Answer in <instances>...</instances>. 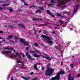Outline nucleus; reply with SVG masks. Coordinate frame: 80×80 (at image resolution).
<instances>
[{
    "label": "nucleus",
    "mask_w": 80,
    "mask_h": 80,
    "mask_svg": "<svg viewBox=\"0 0 80 80\" xmlns=\"http://www.w3.org/2000/svg\"><path fill=\"white\" fill-rule=\"evenodd\" d=\"M50 65V64H48L47 65L48 68L46 71H45V75L46 76H50L52 74V73H53L54 72V69L50 68V67H48Z\"/></svg>",
    "instance_id": "1"
},
{
    "label": "nucleus",
    "mask_w": 80,
    "mask_h": 80,
    "mask_svg": "<svg viewBox=\"0 0 80 80\" xmlns=\"http://www.w3.org/2000/svg\"><path fill=\"white\" fill-rule=\"evenodd\" d=\"M65 73V71H64L60 70L59 72L57 73L56 76L51 78V80H58L60 78V75H64Z\"/></svg>",
    "instance_id": "2"
},
{
    "label": "nucleus",
    "mask_w": 80,
    "mask_h": 80,
    "mask_svg": "<svg viewBox=\"0 0 80 80\" xmlns=\"http://www.w3.org/2000/svg\"><path fill=\"white\" fill-rule=\"evenodd\" d=\"M70 0H65L64 1H58V3L57 4V7H60L61 5H63V4H65V3H66L67 2H70Z\"/></svg>",
    "instance_id": "3"
},
{
    "label": "nucleus",
    "mask_w": 80,
    "mask_h": 80,
    "mask_svg": "<svg viewBox=\"0 0 80 80\" xmlns=\"http://www.w3.org/2000/svg\"><path fill=\"white\" fill-rule=\"evenodd\" d=\"M41 37H42V38H45L47 39L48 41H47L48 42V43H52L53 42L52 41H50L51 40V39H50V38L49 37H47V36L42 35H41Z\"/></svg>",
    "instance_id": "4"
},
{
    "label": "nucleus",
    "mask_w": 80,
    "mask_h": 80,
    "mask_svg": "<svg viewBox=\"0 0 80 80\" xmlns=\"http://www.w3.org/2000/svg\"><path fill=\"white\" fill-rule=\"evenodd\" d=\"M26 53L28 58H29L30 60H34L33 58H32V57L30 56V54H28V52H26Z\"/></svg>",
    "instance_id": "5"
},
{
    "label": "nucleus",
    "mask_w": 80,
    "mask_h": 80,
    "mask_svg": "<svg viewBox=\"0 0 80 80\" xmlns=\"http://www.w3.org/2000/svg\"><path fill=\"white\" fill-rule=\"evenodd\" d=\"M40 56L41 57H43V58H46L47 59V60H51L52 59V58H51L49 57H44L43 55V54H40Z\"/></svg>",
    "instance_id": "6"
},
{
    "label": "nucleus",
    "mask_w": 80,
    "mask_h": 80,
    "mask_svg": "<svg viewBox=\"0 0 80 80\" xmlns=\"http://www.w3.org/2000/svg\"><path fill=\"white\" fill-rule=\"evenodd\" d=\"M2 54H3V53H5L6 55H7V54H8V53H11L12 52L11 51H3L1 52Z\"/></svg>",
    "instance_id": "7"
},
{
    "label": "nucleus",
    "mask_w": 80,
    "mask_h": 80,
    "mask_svg": "<svg viewBox=\"0 0 80 80\" xmlns=\"http://www.w3.org/2000/svg\"><path fill=\"white\" fill-rule=\"evenodd\" d=\"M5 28H9V27H11L12 28H15V27H13V25H5L4 26Z\"/></svg>",
    "instance_id": "8"
},
{
    "label": "nucleus",
    "mask_w": 80,
    "mask_h": 80,
    "mask_svg": "<svg viewBox=\"0 0 80 80\" xmlns=\"http://www.w3.org/2000/svg\"><path fill=\"white\" fill-rule=\"evenodd\" d=\"M19 27H21V28H25V25L22 24H18Z\"/></svg>",
    "instance_id": "9"
},
{
    "label": "nucleus",
    "mask_w": 80,
    "mask_h": 80,
    "mask_svg": "<svg viewBox=\"0 0 80 80\" xmlns=\"http://www.w3.org/2000/svg\"><path fill=\"white\" fill-rule=\"evenodd\" d=\"M34 57H36V58H40V56L38 54H37L35 53H34Z\"/></svg>",
    "instance_id": "10"
},
{
    "label": "nucleus",
    "mask_w": 80,
    "mask_h": 80,
    "mask_svg": "<svg viewBox=\"0 0 80 80\" xmlns=\"http://www.w3.org/2000/svg\"><path fill=\"white\" fill-rule=\"evenodd\" d=\"M38 64H42V63L41 62H39L37 63L36 64H34V68H35L36 70H38V69H37V65Z\"/></svg>",
    "instance_id": "11"
},
{
    "label": "nucleus",
    "mask_w": 80,
    "mask_h": 80,
    "mask_svg": "<svg viewBox=\"0 0 80 80\" xmlns=\"http://www.w3.org/2000/svg\"><path fill=\"white\" fill-rule=\"evenodd\" d=\"M23 44L25 46H28L29 45V43L27 41H25L24 42Z\"/></svg>",
    "instance_id": "12"
},
{
    "label": "nucleus",
    "mask_w": 80,
    "mask_h": 80,
    "mask_svg": "<svg viewBox=\"0 0 80 80\" xmlns=\"http://www.w3.org/2000/svg\"><path fill=\"white\" fill-rule=\"evenodd\" d=\"M14 38L15 40V43H18V41H17V40H18V38L16 36H14Z\"/></svg>",
    "instance_id": "13"
},
{
    "label": "nucleus",
    "mask_w": 80,
    "mask_h": 80,
    "mask_svg": "<svg viewBox=\"0 0 80 80\" xmlns=\"http://www.w3.org/2000/svg\"><path fill=\"white\" fill-rule=\"evenodd\" d=\"M13 38V35H9L8 38H6L7 40H8V39H12Z\"/></svg>",
    "instance_id": "14"
},
{
    "label": "nucleus",
    "mask_w": 80,
    "mask_h": 80,
    "mask_svg": "<svg viewBox=\"0 0 80 80\" xmlns=\"http://www.w3.org/2000/svg\"><path fill=\"white\" fill-rule=\"evenodd\" d=\"M56 15L58 16V17H61V18H63L64 17V16H62L60 13H58L56 14Z\"/></svg>",
    "instance_id": "15"
},
{
    "label": "nucleus",
    "mask_w": 80,
    "mask_h": 80,
    "mask_svg": "<svg viewBox=\"0 0 80 80\" xmlns=\"http://www.w3.org/2000/svg\"><path fill=\"white\" fill-rule=\"evenodd\" d=\"M19 40H20V42L23 44V43L24 42V41H25V39H23L22 38H20L19 39Z\"/></svg>",
    "instance_id": "16"
},
{
    "label": "nucleus",
    "mask_w": 80,
    "mask_h": 80,
    "mask_svg": "<svg viewBox=\"0 0 80 80\" xmlns=\"http://www.w3.org/2000/svg\"><path fill=\"white\" fill-rule=\"evenodd\" d=\"M21 78H23V79H25V80H28V79H30L29 77H28L27 78L25 77H24L22 76Z\"/></svg>",
    "instance_id": "17"
},
{
    "label": "nucleus",
    "mask_w": 80,
    "mask_h": 80,
    "mask_svg": "<svg viewBox=\"0 0 80 80\" xmlns=\"http://www.w3.org/2000/svg\"><path fill=\"white\" fill-rule=\"evenodd\" d=\"M22 64H21L20 65H21V68H24V69H25V68L23 67L24 66V64H23V62L21 63Z\"/></svg>",
    "instance_id": "18"
},
{
    "label": "nucleus",
    "mask_w": 80,
    "mask_h": 80,
    "mask_svg": "<svg viewBox=\"0 0 80 80\" xmlns=\"http://www.w3.org/2000/svg\"><path fill=\"white\" fill-rule=\"evenodd\" d=\"M35 52H37V53H41V54L40 55H45V53H42L41 52H39L38 51H37V50L35 49Z\"/></svg>",
    "instance_id": "19"
},
{
    "label": "nucleus",
    "mask_w": 80,
    "mask_h": 80,
    "mask_svg": "<svg viewBox=\"0 0 80 80\" xmlns=\"http://www.w3.org/2000/svg\"><path fill=\"white\" fill-rule=\"evenodd\" d=\"M38 8H39V10H42V11H44V9H43V7H38Z\"/></svg>",
    "instance_id": "20"
},
{
    "label": "nucleus",
    "mask_w": 80,
    "mask_h": 80,
    "mask_svg": "<svg viewBox=\"0 0 80 80\" xmlns=\"http://www.w3.org/2000/svg\"><path fill=\"white\" fill-rule=\"evenodd\" d=\"M8 5H9V3H8L6 4H3L2 5V7H8Z\"/></svg>",
    "instance_id": "21"
},
{
    "label": "nucleus",
    "mask_w": 80,
    "mask_h": 80,
    "mask_svg": "<svg viewBox=\"0 0 80 80\" xmlns=\"http://www.w3.org/2000/svg\"><path fill=\"white\" fill-rule=\"evenodd\" d=\"M35 13H42V11L40 10H37L36 11Z\"/></svg>",
    "instance_id": "22"
},
{
    "label": "nucleus",
    "mask_w": 80,
    "mask_h": 80,
    "mask_svg": "<svg viewBox=\"0 0 80 80\" xmlns=\"http://www.w3.org/2000/svg\"><path fill=\"white\" fill-rule=\"evenodd\" d=\"M74 80V77H72V78H68V80Z\"/></svg>",
    "instance_id": "23"
},
{
    "label": "nucleus",
    "mask_w": 80,
    "mask_h": 80,
    "mask_svg": "<svg viewBox=\"0 0 80 80\" xmlns=\"http://www.w3.org/2000/svg\"><path fill=\"white\" fill-rule=\"evenodd\" d=\"M48 6L49 7H53V4H48Z\"/></svg>",
    "instance_id": "24"
},
{
    "label": "nucleus",
    "mask_w": 80,
    "mask_h": 80,
    "mask_svg": "<svg viewBox=\"0 0 80 80\" xmlns=\"http://www.w3.org/2000/svg\"><path fill=\"white\" fill-rule=\"evenodd\" d=\"M8 10H9V12H13V9H12V8H9L8 9Z\"/></svg>",
    "instance_id": "25"
},
{
    "label": "nucleus",
    "mask_w": 80,
    "mask_h": 80,
    "mask_svg": "<svg viewBox=\"0 0 80 80\" xmlns=\"http://www.w3.org/2000/svg\"><path fill=\"white\" fill-rule=\"evenodd\" d=\"M46 12L48 14H49V15H50L51 14V13H50V11L49 10H47Z\"/></svg>",
    "instance_id": "26"
},
{
    "label": "nucleus",
    "mask_w": 80,
    "mask_h": 80,
    "mask_svg": "<svg viewBox=\"0 0 80 80\" xmlns=\"http://www.w3.org/2000/svg\"><path fill=\"white\" fill-rule=\"evenodd\" d=\"M16 54L17 56H18V57H20V56H21V54H19V53L18 52L16 53Z\"/></svg>",
    "instance_id": "27"
},
{
    "label": "nucleus",
    "mask_w": 80,
    "mask_h": 80,
    "mask_svg": "<svg viewBox=\"0 0 80 80\" xmlns=\"http://www.w3.org/2000/svg\"><path fill=\"white\" fill-rule=\"evenodd\" d=\"M79 6L80 5H77L75 9L78 10V7H79Z\"/></svg>",
    "instance_id": "28"
},
{
    "label": "nucleus",
    "mask_w": 80,
    "mask_h": 80,
    "mask_svg": "<svg viewBox=\"0 0 80 80\" xmlns=\"http://www.w3.org/2000/svg\"><path fill=\"white\" fill-rule=\"evenodd\" d=\"M61 48H62V47L60 46H59L58 47V50H60V52H61L60 50V49H61Z\"/></svg>",
    "instance_id": "29"
},
{
    "label": "nucleus",
    "mask_w": 80,
    "mask_h": 80,
    "mask_svg": "<svg viewBox=\"0 0 80 80\" xmlns=\"http://www.w3.org/2000/svg\"><path fill=\"white\" fill-rule=\"evenodd\" d=\"M34 45L35 47H38V44L36 42H34Z\"/></svg>",
    "instance_id": "30"
},
{
    "label": "nucleus",
    "mask_w": 80,
    "mask_h": 80,
    "mask_svg": "<svg viewBox=\"0 0 80 80\" xmlns=\"http://www.w3.org/2000/svg\"><path fill=\"white\" fill-rule=\"evenodd\" d=\"M44 25H50V23H45V22H44L43 23Z\"/></svg>",
    "instance_id": "31"
},
{
    "label": "nucleus",
    "mask_w": 80,
    "mask_h": 80,
    "mask_svg": "<svg viewBox=\"0 0 80 80\" xmlns=\"http://www.w3.org/2000/svg\"><path fill=\"white\" fill-rule=\"evenodd\" d=\"M9 50H14V48H12V47H9Z\"/></svg>",
    "instance_id": "32"
},
{
    "label": "nucleus",
    "mask_w": 80,
    "mask_h": 80,
    "mask_svg": "<svg viewBox=\"0 0 80 80\" xmlns=\"http://www.w3.org/2000/svg\"><path fill=\"white\" fill-rule=\"evenodd\" d=\"M59 22H60L61 24H63V22L61 20H59Z\"/></svg>",
    "instance_id": "33"
},
{
    "label": "nucleus",
    "mask_w": 80,
    "mask_h": 80,
    "mask_svg": "<svg viewBox=\"0 0 80 80\" xmlns=\"http://www.w3.org/2000/svg\"><path fill=\"white\" fill-rule=\"evenodd\" d=\"M33 20H39V19L38 18H33Z\"/></svg>",
    "instance_id": "34"
},
{
    "label": "nucleus",
    "mask_w": 80,
    "mask_h": 80,
    "mask_svg": "<svg viewBox=\"0 0 80 80\" xmlns=\"http://www.w3.org/2000/svg\"><path fill=\"white\" fill-rule=\"evenodd\" d=\"M73 64H71L70 65V67L72 68H73Z\"/></svg>",
    "instance_id": "35"
},
{
    "label": "nucleus",
    "mask_w": 80,
    "mask_h": 80,
    "mask_svg": "<svg viewBox=\"0 0 80 80\" xmlns=\"http://www.w3.org/2000/svg\"><path fill=\"white\" fill-rule=\"evenodd\" d=\"M50 15L52 17V18H55V16H54V15L51 14Z\"/></svg>",
    "instance_id": "36"
},
{
    "label": "nucleus",
    "mask_w": 80,
    "mask_h": 80,
    "mask_svg": "<svg viewBox=\"0 0 80 80\" xmlns=\"http://www.w3.org/2000/svg\"><path fill=\"white\" fill-rule=\"evenodd\" d=\"M9 42H10L11 43H14V41H12V40H11L8 41Z\"/></svg>",
    "instance_id": "37"
},
{
    "label": "nucleus",
    "mask_w": 80,
    "mask_h": 80,
    "mask_svg": "<svg viewBox=\"0 0 80 80\" xmlns=\"http://www.w3.org/2000/svg\"><path fill=\"white\" fill-rule=\"evenodd\" d=\"M12 56H13V57H14V58H17V56L15 55L14 54H12Z\"/></svg>",
    "instance_id": "38"
},
{
    "label": "nucleus",
    "mask_w": 80,
    "mask_h": 80,
    "mask_svg": "<svg viewBox=\"0 0 80 80\" xmlns=\"http://www.w3.org/2000/svg\"><path fill=\"white\" fill-rule=\"evenodd\" d=\"M4 48V49H7L8 50H9V47H5V48Z\"/></svg>",
    "instance_id": "39"
},
{
    "label": "nucleus",
    "mask_w": 80,
    "mask_h": 80,
    "mask_svg": "<svg viewBox=\"0 0 80 80\" xmlns=\"http://www.w3.org/2000/svg\"><path fill=\"white\" fill-rule=\"evenodd\" d=\"M30 48V47H26V50H28V49H29V48Z\"/></svg>",
    "instance_id": "40"
},
{
    "label": "nucleus",
    "mask_w": 80,
    "mask_h": 80,
    "mask_svg": "<svg viewBox=\"0 0 80 80\" xmlns=\"http://www.w3.org/2000/svg\"><path fill=\"white\" fill-rule=\"evenodd\" d=\"M55 29H58V30H60V28H58V27H54Z\"/></svg>",
    "instance_id": "41"
},
{
    "label": "nucleus",
    "mask_w": 80,
    "mask_h": 80,
    "mask_svg": "<svg viewBox=\"0 0 80 80\" xmlns=\"http://www.w3.org/2000/svg\"><path fill=\"white\" fill-rule=\"evenodd\" d=\"M24 3L25 5V6H27L28 5V4L27 3H26V2H24Z\"/></svg>",
    "instance_id": "42"
},
{
    "label": "nucleus",
    "mask_w": 80,
    "mask_h": 80,
    "mask_svg": "<svg viewBox=\"0 0 80 80\" xmlns=\"http://www.w3.org/2000/svg\"><path fill=\"white\" fill-rule=\"evenodd\" d=\"M67 7V5H64V6L62 7H61V8L63 9V8H65V7Z\"/></svg>",
    "instance_id": "43"
},
{
    "label": "nucleus",
    "mask_w": 80,
    "mask_h": 80,
    "mask_svg": "<svg viewBox=\"0 0 80 80\" xmlns=\"http://www.w3.org/2000/svg\"><path fill=\"white\" fill-rule=\"evenodd\" d=\"M51 3H54V1L53 0H51Z\"/></svg>",
    "instance_id": "44"
},
{
    "label": "nucleus",
    "mask_w": 80,
    "mask_h": 80,
    "mask_svg": "<svg viewBox=\"0 0 80 80\" xmlns=\"http://www.w3.org/2000/svg\"><path fill=\"white\" fill-rule=\"evenodd\" d=\"M30 52L31 53H35V52L31 50H30Z\"/></svg>",
    "instance_id": "45"
},
{
    "label": "nucleus",
    "mask_w": 80,
    "mask_h": 80,
    "mask_svg": "<svg viewBox=\"0 0 80 80\" xmlns=\"http://www.w3.org/2000/svg\"><path fill=\"white\" fill-rule=\"evenodd\" d=\"M44 25V24H41V25H40V27H44V26H45Z\"/></svg>",
    "instance_id": "46"
},
{
    "label": "nucleus",
    "mask_w": 80,
    "mask_h": 80,
    "mask_svg": "<svg viewBox=\"0 0 80 80\" xmlns=\"http://www.w3.org/2000/svg\"><path fill=\"white\" fill-rule=\"evenodd\" d=\"M17 62L18 63H22L21 62H20V60H18L17 61Z\"/></svg>",
    "instance_id": "47"
},
{
    "label": "nucleus",
    "mask_w": 80,
    "mask_h": 80,
    "mask_svg": "<svg viewBox=\"0 0 80 80\" xmlns=\"http://www.w3.org/2000/svg\"><path fill=\"white\" fill-rule=\"evenodd\" d=\"M32 80H37V78H33Z\"/></svg>",
    "instance_id": "48"
},
{
    "label": "nucleus",
    "mask_w": 80,
    "mask_h": 80,
    "mask_svg": "<svg viewBox=\"0 0 80 80\" xmlns=\"http://www.w3.org/2000/svg\"><path fill=\"white\" fill-rule=\"evenodd\" d=\"M68 78H71V73H70L68 76Z\"/></svg>",
    "instance_id": "49"
},
{
    "label": "nucleus",
    "mask_w": 80,
    "mask_h": 80,
    "mask_svg": "<svg viewBox=\"0 0 80 80\" xmlns=\"http://www.w3.org/2000/svg\"><path fill=\"white\" fill-rule=\"evenodd\" d=\"M77 77H80V74H78L77 75Z\"/></svg>",
    "instance_id": "50"
},
{
    "label": "nucleus",
    "mask_w": 80,
    "mask_h": 80,
    "mask_svg": "<svg viewBox=\"0 0 80 80\" xmlns=\"http://www.w3.org/2000/svg\"><path fill=\"white\" fill-rule=\"evenodd\" d=\"M13 23H17V21L16 20H14L13 21Z\"/></svg>",
    "instance_id": "51"
},
{
    "label": "nucleus",
    "mask_w": 80,
    "mask_h": 80,
    "mask_svg": "<svg viewBox=\"0 0 80 80\" xmlns=\"http://www.w3.org/2000/svg\"><path fill=\"white\" fill-rule=\"evenodd\" d=\"M21 54L22 55L23 57H25V55H24V54L23 53H21Z\"/></svg>",
    "instance_id": "52"
},
{
    "label": "nucleus",
    "mask_w": 80,
    "mask_h": 80,
    "mask_svg": "<svg viewBox=\"0 0 80 80\" xmlns=\"http://www.w3.org/2000/svg\"><path fill=\"white\" fill-rule=\"evenodd\" d=\"M77 9H74V12H77Z\"/></svg>",
    "instance_id": "53"
},
{
    "label": "nucleus",
    "mask_w": 80,
    "mask_h": 80,
    "mask_svg": "<svg viewBox=\"0 0 80 80\" xmlns=\"http://www.w3.org/2000/svg\"><path fill=\"white\" fill-rule=\"evenodd\" d=\"M11 80H13V76H12L11 77Z\"/></svg>",
    "instance_id": "54"
},
{
    "label": "nucleus",
    "mask_w": 80,
    "mask_h": 80,
    "mask_svg": "<svg viewBox=\"0 0 80 80\" xmlns=\"http://www.w3.org/2000/svg\"><path fill=\"white\" fill-rule=\"evenodd\" d=\"M35 6H31L29 7V8H33V7H34Z\"/></svg>",
    "instance_id": "55"
},
{
    "label": "nucleus",
    "mask_w": 80,
    "mask_h": 80,
    "mask_svg": "<svg viewBox=\"0 0 80 80\" xmlns=\"http://www.w3.org/2000/svg\"><path fill=\"white\" fill-rule=\"evenodd\" d=\"M0 9L1 10H5V8H1V9Z\"/></svg>",
    "instance_id": "56"
},
{
    "label": "nucleus",
    "mask_w": 80,
    "mask_h": 80,
    "mask_svg": "<svg viewBox=\"0 0 80 80\" xmlns=\"http://www.w3.org/2000/svg\"><path fill=\"white\" fill-rule=\"evenodd\" d=\"M44 68H45V67H43L42 66V70H43Z\"/></svg>",
    "instance_id": "57"
},
{
    "label": "nucleus",
    "mask_w": 80,
    "mask_h": 80,
    "mask_svg": "<svg viewBox=\"0 0 80 80\" xmlns=\"http://www.w3.org/2000/svg\"><path fill=\"white\" fill-rule=\"evenodd\" d=\"M56 26L57 27H59L60 26V25H59V24H56Z\"/></svg>",
    "instance_id": "58"
},
{
    "label": "nucleus",
    "mask_w": 80,
    "mask_h": 80,
    "mask_svg": "<svg viewBox=\"0 0 80 80\" xmlns=\"http://www.w3.org/2000/svg\"><path fill=\"white\" fill-rule=\"evenodd\" d=\"M3 33V32L2 31H0V33Z\"/></svg>",
    "instance_id": "59"
},
{
    "label": "nucleus",
    "mask_w": 80,
    "mask_h": 80,
    "mask_svg": "<svg viewBox=\"0 0 80 80\" xmlns=\"http://www.w3.org/2000/svg\"><path fill=\"white\" fill-rule=\"evenodd\" d=\"M52 33H53V34H55V32L54 31H53L52 32Z\"/></svg>",
    "instance_id": "60"
},
{
    "label": "nucleus",
    "mask_w": 80,
    "mask_h": 80,
    "mask_svg": "<svg viewBox=\"0 0 80 80\" xmlns=\"http://www.w3.org/2000/svg\"><path fill=\"white\" fill-rule=\"evenodd\" d=\"M10 58H12L13 59V56H10Z\"/></svg>",
    "instance_id": "61"
},
{
    "label": "nucleus",
    "mask_w": 80,
    "mask_h": 80,
    "mask_svg": "<svg viewBox=\"0 0 80 80\" xmlns=\"http://www.w3.org/2000/svg\"><path fill=\"white\" fill-rule=\"evenodd\" d=\"M18 11H19L20 12H22V10H21V9H20L18 10Z\"/></svg>",
    "instance_id": "62"
},
{
    "label": "nucleus",
    "mask_w": 80,
    "mask_h": 80,
    "mask_svg": "<svg viewBox=\"0 0 80 80\" xmlns=\"http://www.w3.org/2000/svg\"><path fill=\"white\" fill-rule=\"evenodd\" d=\"M33 72H32L31 73L30 75H33Z\"/></svg>",
    "instance_id": "63"
},
{
    "label": "nucleus",
    "mask_w": 80,
    "mask_h": 80,
    "mask_svg": "<svg viewBox=\"0 0 80 80\" xmlns=\"http://www.w3.org/2000/svg\"><path fill=\"white\" fill-rule=\"evenodd\" d=\"M22 0V1L23 2H25V0Z\"/></svg>",
    "instance_id": "64"
}]
</instances>
